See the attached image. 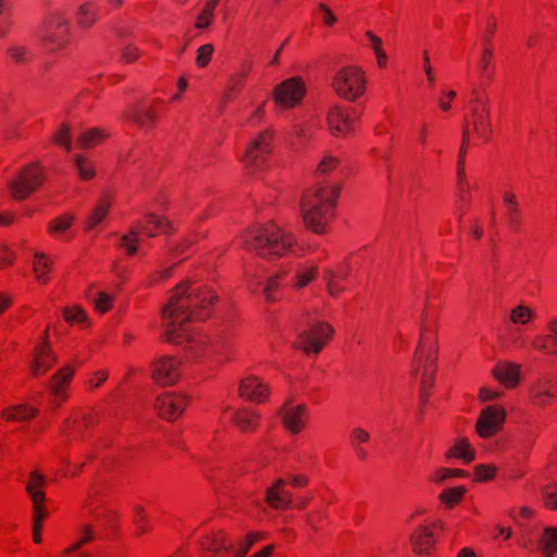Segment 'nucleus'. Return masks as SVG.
I'll use <instances>...</instances> for the list:
<instances>
[{"instance_id":"41","label":"nucleus","mask_w":557,"mask_h":557,"mask_svg":"<svg viewBox=\"0 0 557 557\" xmlns=\"http://www.w3.org/2000/svg\"><path fill=\"white\" fill-rule=\"evenodd\" d=\"M97 20V14L88 3L83 4L77 12V22L84 27H90Z\"/></svg>"},{"instance_id":"32","label":"nucleus","mask_w":557,"mask_h":557,"mask_svg":"<svg viewBox=\"0 0 557 557\" xmlns=\"http://www.w3.org/2000/svg\"><path fill=\"white\" fill-rule=\"evenodd\" d=\"M127 117L138 124L141 128H150L157 121V115L151 110L143 108L132 109L127 112Z\"/></svg>"},{"instance_id":"22","label":"nucleus","mask_w":557,"mask_h":557,"mask_svg":"<svg viewBox=\"0 0 557 557\" xmlns=\"http://www.w3.org/2000/svg\"><path fill=\"white\" fill-rule=\"evenodd\" d=\"M74 375V370L71 367H64L55 372L49 383V388L54 396V401L58 404L59 400H64L66 395L64 388L70 384Z\"/></svg>"},{"instance_id":"56","label":"nucleus","mask_w":557,"mask_h":557,"mask_svg":"<svg viewBox=\"0 0 557 557\" xmlns=\"http://www.w3.org/2000/svg\"><path fill=\"white\" fill-rule=\"evenodd\" d=\"M134 521L139 533H145L147 531V516L145 515V509L143 506L135 507Z\"/></svg>"},{"instance_id":"20","label":"nucleus","mask_w":557,"mask_h":557,"mask_svg":"<svg viewBox=\"0 0 557 557\" xmlns=\"http://www.w3.org/2000/svg\"><path fill=\"white\" fill-rule=\"evenodd\" d=\"M284 480L278 479L275 484L265 492L267 503L275 509H285L292 505V493L284 490Z\"/></svg>"},{"instance_id":"7","label":"nucleus","mask_w":557,"mask_h":557,"mask_svg":"<svg viewBox=\"0 0 557 557\" xmlns=\"http://www.w3.org/2000/svg\"><path fill=\"white\" fill-rule=\"evenodd\" d=\"M333 327L323 321H310L307 329L299 331L298 342L294 346L306 354L318 355L332 337Z\"/></svg>"},{"instance_id":"26","label":"nucleus","mask_w":557,"mask_h":557,"mask_svg":"<svg viewBox=\"0 0 557 557\" xmlns=\"http://www.w3.org/2000/svg\"><path fill=\"white\" fill-rule=\"evenodd\" d=\"M445 457L447 459L457 457L465 463H470L475 459V450L467 438L461 437L446 451Z\"/></svg>"},{"instance_id":"31","label":"nucleus","mask_w":557,"mask_h":557,"mask_svg":"<svg viewBox=\"0 0 557 557\" xmlns=\"http://www.w3.org/2000/svg\"><path fill=\"white\" fill-rule=\"evenodd\" d=\"M200 545L203 549L212 552L215 556L219 554L221 549L226 552L232 550V545H226L225 535L219 531L218 533H212L206 535L201 541Z\"/></svg>"},{"instance_id":"57","label":"nucleus","mask_w":557,"mask_h":557,"mask_svg":"<svg viewBox=\"0 0 557 557\" xmlns=\"http://www.w3.org/2000/svg\"><path fill=\"white\" fill-rule=\"evenodd\" d=\"M338 163V160L332 156H326L319 163L317 172L321 175L327 174L335 165Z\"/></svg>"},{"instance_id":"33","label":"nucleus","mask_w":557,"mask_h":557,"mask_svg":"<svg viewBox=\"0 0 557 557\" xmlns=\"http://www.w3.org/2000/svg\"><path fill=\"white\" fill-rule=\"evenodd\" d=\"M504 202L507 208V219L509 225L513 230H519L521 225L520 215H519V203L513 194L506 193L504 195Z\"/></svg>"},{"instance_id":"13","label":"nucleus","mask_w":557,"mask_h":557,"mask_svg":"<svg viewBox=\"0 0 557 557\" xmlns=\"http://www.w3.org/2000/svg\"><path fill=\"white\" fill-rule=\"evenodd\" d=\"M271 152V134L269 131L260 133L247 147L243 161L249 170H258L264 162L265 156Z\"/></svg>"},{"instance_id":"64","label":"nucleus","mask_w":557,"mask_h":557,"mask_svg":"<svg viewBox=\"0 0 557 557\" xmlns=\"http://www.w3.org/2000/svg\"><path fill=\"white\" fill-rule=\"evenodd\" d=\"M480 396L483 401L493 400L500 396V393L493 392L486 387H482L480 391Z\"/></svg>"},{"instance_id":"11","label":"nucleus","mask_w":557,"mask_h":557,"mask_svg":"<svg viewBox=\"0 0 557 557\" xmlns=\"http://www.w3.org/2000/svg\"><path fill=\"white\" fill-rule=\"evenodd\" d=\"M152 377L159 385L176 383L181 375V361L175 357L161 356L151 364Z\"/></svg>"},{"instance_id":"34","label":"nucleus","mask_w":557,"mask_h":557,"mask_svg":"<svg viewBox=\"0 0 557 557\" xmlns=\"http://www.w3.org/2000/svg\"><path fill=\"white\" fill-rule=\"evenodd\" d=\"M109 134L101 128H89L82 133L78 138V143L84 149H89L102 140H104Z\"/></svg>"},{"instance_id":"59","label":"nucleus","mask_w":557,"mask_h":557,"mask_svg":"<svg viewBox=\"0 0 557 557\" xmlns=\"http://www.w3.org/2000/svg\"><path fill=\"white\" fill-rule=\"evenodd\" d=\"M14 260V253L7 245L0 244V267L11 264Z\"/></svg>"},{"instance_id":"58","label":"nucleus","mask_w":557,"mask_h":557,"mask_svg":"<svg viewBox=\"0 0 557 557\" xmlns=\"http://www.w3.org/2000/svg\"><path fill=\"white\" fill-rule=\"evenodd\" d=\"M435 359H436L435 355L434 356L433 355H429L426 357L425 364H424L423 379L422 380H426L428 382H430L431 377L432 376L434 377V372H435L434 362H435Z\"/></svg>"},{"instance_id":"47","label":"nucleus","mask_w":557,"mask_h":557,"mask_svg":"<svg viewBox=\"0 0 557 557\" xmlns=\"http://www.w3.org/2000/svg\"><path fill=\"white\" fill-rule=\"evenodd\" d=\"M89 297L91 298V301L94 302L96 310H98L99 312H107L111 308V304L113 300L112 295L106 292H99L96 294L95 297H91L90 295Z\"/></svg>"},{"instance_id":"46","label":"nucleus","mask_w":557,"mask_h":557,"mask_svg":"<svg viewBox=\"0 0 557 557\" xmlns=\"http://www.w3.org/2000/svg\"><path fill=\"white\" fill-rule=\"evenodd\" d=\"M541 494L544 505L557 511V484L544 486Z\"/></svg>"},{"instance_id":"48","label":"nucleus","mask_w":557,"mask_h":557,"mask_svg":"<svg viewBox=\"0 0 557 557\" xmlns=\"http://www.w3.org/2000/svg\"><path fill=\"white\" fill-rule=\"evenodd\" d=\"M318 272V267H312L309 269L301 270L295 276V287L302 288L311 282Z\"/></svg>"},{"instance_id":"4","label":"nucleus","mask_w":557,"mask_h":557,"mask_svg":"<svg viewBox=\"0 0 557 557\" xmlns=\"http://www.w3.org/2000/svg\"><path fill=\"white\" fill-rule=\"evenodd\" d=\"M157 230H171V222L165 218L158 216L148 212L143 221H137L129 230L128 234L121 236V246L124 247L128 255L133 256L138 250L139 233L143 231L148 237H154Z\"/></svg>"},{"instance_id":"44","label":"nucleus","mask_w":557,"mask_h":557,"mask_svg":"<svg viewBox=\"0 0 557 557\" xmlns=\"http://www.w3.org/2000/svg\"><path fill=\"white\" fill-rule=\"evenodd\" d=\"M534 346L547 354H557V335L554 333L543 336L534 342Z\"/></svg>"},{"instance_id":"1","label":"nucleus","mask_w":557,"mask_h":557,"mask_svg":"<svg viewBox=\"0 0 557 557\" xmlns=\"http://www.w3.org/2000/svg\"><path fill=\"white\" fill-rule=\"evenodd\" d=\"M208 288L188 287L185 283L176 286L169 302L162 309L164 336L172 343L189 341L187 323L194 318L202 319L206 311L215 300Z\"/></svg>"},{"instance_id":"15","label":"nucleus","mask_w":557,"mask_h":557,"mask_svg":"<svg viewBox=\"0 0 557 557\" xmlns=\"http://www.w3.org/2000/svg\"><path fill=\"white\" fill-rule=\"evenodd\" d=\"M470 113L474 132L484 140H490L492 127L487 99H473L470 104Z\"/></svg>"},{"instance_id":"63","label":"nucleus","mask_w":557,"mask_h":557,"mask_svg":"<svg viewBox=\"0 0 557 557\" xmlns=\"http://www.w3.org/2000/svg\"><path fill=\"white\" fill-rule=\"evenodd\" d=\"M213 15H208V17H206L205 15V9L201 11V13L199 14L198 18H197V22L195 24L196 28L198 29H205L207 27H209V25L211 24V18H212Z\"/></svg>"},{"instance_id":"45","label":"nucleus","mask_w":557,"mask_h":557,"mask_svg":"<svg viewBox=\"0 0 557 557\" xmlns=\"http://www.w3.org/2000/svg\"><path fill=\"white\" fill-rule=\"evenodd\" d=\"M63 315L67 323H83L87 320V313L79 306L66 307L63 309Z\"/></svg>"},{"instance_id":"55","label":"nucleus","mask_w":557,"mask_h":557,"mask_svg":"<svg viewBox=\"0 0 557 557\" xmlns=\"http://www.w3.org/2000/svg\"><path fill=\"white\" fill-rule=\"evenodd\" d=\"M264 537L263 533H250L245 543L235 552L236 557H245L252 544Z\"/></svg>"},{"instance_id":"54","label":"nucleus","mask_w":557,"mask_h":557,"mask_svg":"<svg viewBox=\"0 0 557 557\" xmlns=\"http://www.w3.org/2000/svg\"><path fill=\"white\" fill-rule=\"evenodd\" d=\"M475 470V480L476 481H486L494 478L496 468L492 465H478L474 468Z\"/></svg>"},{"instance_id":"35","label":"nucleus","mask_w":557,"mask_h":557,"mask_svg":"<svg viewBox=\"0 0 557 557\" xmlns=\"http://www.w3.org/2000/svg\"><path fill=\"white\" fill-rule=\"evenodd\" d=\"M34 264L33 270L36 274L37 280L40 283H47V274L51 269V261L49 258L42 252L34 253Z\"/></svg>"},{"instance_id":"52","label":"nucleus","mask_w":557,"mask_h":557,"mask_svg":"<svg viewBox=\"0 0 557 557\" xmlns=\"http://www.w3.org/2000/svg\"><path fill=\"white\" fill-rule=\"evenodd\" d=\"M139 55L140 50L132 44H125L121 49V59L124 63H133Z\"/></svg>"},{"instance_id":"37","label":"nucleus","mask_w":557,"mask_h":557,"mask_svg":"<svg viewBox=\"0 0 557 557\" xmlns=\"http://www.w3.org/2000/svg\"><path fill=\"white\" fill-rule=\"evenodd\" d=\"M8 54L16 63H27L32 59L30 49L20 44H12L8 48Z\"/></svg>"},{"instance_id":"51","label":"nucleus","mask_w":557,"mask_h":557,"mask_svg":"<svg viewBox=\"0 0 557 557\" xmlns=\"http://www.w3.org/2000/svg\"><path fill=\"white\" fill-rule=\"evenodd\" d=\"M532 318V312L524 306H519L511 311L510 319L513 323L525 324Z\"/></svg>"},{"instance_id":"28","label":"nucleus","mask_w":557,"mask_h":557,"mask_svg":"<svg viewBox=\"0 0 557 557\" xmlns=\"http://www.w3.org/2000/svg\"><path fill=\"white\" fill-rule=\"evenodd\" d=\"M110 208L111 201L107 197H103L100 200H98V202L85 220V228L91 230L99 225L108 215Z\"/></svg>"},{"instance_id":"10","label":"nucleus","mask_w":557,"mask_h":557,"mask_svg":"<svg viewBox=\"0 0 557 557\" xmlns=\"http://www.w3.org/2000/svg\"><path fill=\"white\" fill-rule=\"evenodd\" d=\"M305 94L304 82L298 77H292L275 86L273 98L282 108L290 109L302 100Z\"/></svg>"},{"instance_id":"27","label":"nucleus","mask_w":557,"mask_h":557,"mask_svg":"<svg viewBox=\"0 0 557 557\" xmlns=\"http://www.w3.org/2000/svg\"><path fill=\"white\" fill-rule=\"evenodd\" d=\"M556 396L557 383L540 382L532 388L533 404L537 406H546Z\"/></svg>"},{"instance_id":"60","label":"nucleus","mask_w":557,"mask_h":557,"mask_svg":"<svg viewBox=\"0 0 557 557\" xmlns=\"http://www.w3.org/2000/svg\"><path fill=\"white\" fill-rule=\"evenodd\" d=\"M493 58V51L488 47H484L480 59V67L482 72L487 70L491 59Z\"/></svg>"},{"instance_id":"50","label":"nucleus","mask_w":557,"mask_h":557,"mask_svg":"<svg viewBox=\"0 0 557 557\" xmlns=\"http://www.w3.org/2000/svg\"><path fill=\"white\" fill-rule=\"evenodd\" d=\"M213 46L211 44L202 45L198 48L196 63L200 67H205L211 59Z\"/></svg>"},{"instance_id":"42","label":"nucleus","mask_w":557,"mask_h":557,"mask_svg":"<svg viewBox=\"0 0 557 557\" xmlns=\"http://www.w3.org/2000/svg\"><path fill=\"white\" fill-rule=\"evenodd\" d=\"M71 135V126L69 124H62L58 132L52 136V140L70 151L72 149Z\"/></svg>"},{"instance_id":"12","label":"nucleus","mask_w":557,"mask_h":557,"mask_svg":"<svg viewBox=\"0 0 557 557\" xmlns=\"http://www.w3.org/2000/svg\"><path fill=\"white\" fill-rule=\"evenodd\" d=\"M286 273V270H280L270 274L267 278H263L257 274L245 272V276L248 282V287L252 292H256V287H260L261 294L267 301H276L278 298L277 293L281 287V281Z\"/></svg>"},{"instance_id":"40","label":"nucleus","mask_w":557,"mask_h":557,"mask_svg":"<svg viewBox=\"0 0 557 557\" xmlns=\"http://www.w3.org/2000/svg\"><path fill=\"white\" fill-rule=\"evenodd\" d=\"M79 537L69 548L64 550V554H71L77 552L83 545L94 540L95 535L90 525L86 524L79 529Z\"/></svg>"},{"instance_id":"14","label":"nucleus","mask_w":557,"mask_h":557,"mask_svg":"<svg viewBox=\"0 0 557 557\" xmlns=\"http://www.w3.org/2000/svg\"><path fill=\"white\" fill-rule=\"evenodd\" d=\"M505 416V410L502 407H485L476 422L478 434L483 438L493 436L502 429Z\"/></svg>"},{"instance_id":"36","label":"nucleus","mask_w":557,"mask_h":557,"mask_svg":"<svg viewBox=\"0 0 557 557\" xmlns=\"http://www.w3.org/2000/svg\"><path fill=\"white\" fill-rule=\"evenodd\" d=\"M259 420V414L249 409H242L234 414V422L242 431L253 428Z\"/></svg>"},{"instance_id":"23","label":"nucleus","mask_w":557,"mask_h":557,"mask_svg":"<svg viewBox=\"0 0 557 557\" xmlns=\"http://www.w3.org/2000/svg\"><path fill=\"white\" fill-rule=\"evenodd\" d=\"M493 375L506 387H515L520 380V367L511 362H499L493 369Z\"/></svg>"},{"instance_id":"62","label":"nucleus","mask_w":557,"mask_h":557,"mask_svg":"<svg viewBox=\"0 0 557 557\" xmlns=\"http://www.w3.org/2000/svg\"><path fill=\"white\" fill-rule=\"evenodd\" d=\"M319 9L323 12V21L325 24L333 25L336 22V16L324 3H320Z\"/></svg>"},{"instance_id":"19","label":"nucleus","mask_w":557,"mask_h":557,"mask_svg":"<svg viewBox=\"0 0 557 557\" xmlns=\"http://www.w3.org/2000/svg\"><path fill=\"white\" fill-rule=\"evenodd\" d=\"M306 406L298 405L296 407L285 406L281 410L284 426L293 434L299 433L305 425Z\"/></svg>"},{"instance_id":"39","label":"nucleus","mask_w":557,"mask_h":557,"mask_svg":"<svg viewBox=\"0 0 557 557\" xmlns=\"http://www.w3.org/2000/svg\"><path fill=\"white\" fill-rule=\"evenodd\" d=\"M347 276L346 271L335 273L333 270H326L324 273V280L326 281L327 290L331 296H337L343 288L337 284V280L345 278Z\"/></svg>"},{"instance_id":"49","label":"nucleus","mask_w":557,"mask_h":557,"mask_svg":"<svg viewBox=\"0 0 557 557\" xmlns=\"http://www.w3.org/2000/svg\"><path fill=\"white\" fill-rule=\"evenodd\" d=\"M465 493L466 488L463 486H458L444 491L440 497L446 505L451 506L459 502Z\"/></svg>"},{"instance_id":"29","label":"nucleus","mask_w":557,"mask_h":557,"mask_svg":"<svg viewBox=\"0 0 557 557\" xmlns=\"http://www.w3.org/2000/svg\"><path fill=\"white\" fill-rule=\"evenodd\" d=\"M37 409L26 404L14 405L3 409L2 416L9 421H25L37 414Z\"/></svg>"},{"instance_id":"18","label":"nucleus","mask_w":557,"mask_h":557,"mask_svg":"<svg viewBox=\"0 0 557 557\" xmlns=\"http://www.w3.org/2000/svg\"><path fill=\"white\" fill-rule=\"evenodd\" d=\"M269 387L257 376L248 375L239 384V395L248 400L262 403L267 399Z\"/></svg>"},{"instance_id":"21","label":"nucleus","mask_w":557,"mask_h":557,"mask_svg":"<svg viewBox=\"0 0 557 557\" xmlns=\"http://www.w3.org/2000/svg\"><path fill=\"white\" fill-rule=\"evenodd\" d=\"M327 121L330 129L334 135H346L351 129L352 120L339 106L331 109Z\"/></svg>"},{"instance_id":"53","label":"nucleus","mask_w":557,"mask_h":557,"mask_svg":"<svg viewBox=\"0 0 557 557\" xmlns=\"http://www.w3.org/2000/svg\"><path fill=\"white\" fill-rule=\"evenodd\" d=\"M468 137H469V132H468V127L466 126L463 129V133H462V145H461L460 151H459V161H458V170H457V174H458V178H459L460 183L465 175L463 158L466 156Z\"/></svg>"},{"instance_id":"9","label":"nucleus","mask_w":557,"mask_h":557,"mask_svg":"<svg viewBox=\"0 0 557 557\" xmlns=\"http://www.w3.org/2000/svg\"><path fill=\"white\" fill-rule=\"evenodd\" d=\"M70 34V22L61 13H52L44 25L41 42L49 52H55L65 47Z\"/></svg>"},{"instance_id":"3","label":"nucleus","mask_w":557,"mask_h":557,"mask_svg":"<svg viewBox=\"0 0 557 557\" xmlns=\"http://www.w3.org/2000/svg\"><path fill=\"white\" fill-rule=\"evenodd\" d=\"M338 188H312L301 198L300 212L307 227L312 232L322 234L331 218Z\"/></svg>"},{"instance_id":"2","label":"nucleus","mask_w":557,"mask_h":557,"mask_svg":"<svg viewBox=\"0 0 557 557\" xmlns=\"http://www.w3.org/2000/svg\"><path fill=\"white\" fill-rule=\"evenodd\" d=\"M244 247L259 257L275 259L296 255V246L290 233L274 223L258 225L245 232L242 236Z\"/></svg>"},{"instance_id":"5","label":"nucleus","mask_w":557,"mask_h":557,"mask_svg":"<svg viewBox=\"0 0 557 557\" xmlns=\"http://www.w3.org/2000/svg\"><path fill=\"white\" fill-rule=\"evenodd\" d=\"M46 176L39 162L24 166L16 177L9 183L11 195L16 200H24L35 193Z\"/></svg>"},{"instance_id":"6","label":"nucleus","mask_w":557,"mask_h":557,"mask_svg":"<svg viewBox=\"0 0 557 557\" xmlns=\"http://www.w3.org/2000/svg\"><path fill=\"white\" fill-rule=\"evenodd\" d=\"M366 78L359 67L346 66L337 71L333 88L342 98L355 101L364 92Z\"/></svg>"},{"instance_id":"30","label":"nucleus","mask_w":557,"mask_h":557,"mask_svg":"<svg viewBox=\"0 0 557 557\" xmlns=\"http://www.w3.org/2000/svg\"><path fill=\"white\" fill-rule=\"evenodd\" d=\"M370 440V433L362 428H355L350 434V444L355 450V454L359 460H367L369 455L367 449L362 446V443H367Z\"/></svg>"},{"instance_id":"25","label":"nucleus","mask_w":557,"mask_h":557,"mask_svg":"<svg viewBox=\"0 0 557 557\" xmlns=\"http://www.w3.org/2000/svg\"><path fill=\"white\" fill-rule=\"evenodd\" d=\"M537 548L545 557L557 553V527H545L537 540Z\"/></svg>"},{"instance_id":"17","label":"nucleus","mask_w":557,"mask_h":557,"mask_svg":"<svg viewBox=\"0 0 557 557\" xmlns=\"http://www.w3.org/2000/svg\"><path fill=\"white\" fill-rule=\"evenodd\" d=\"M57 355L52 351L50 343L38 345L33 352L29 370L35 376L46 373L57 361Z\"/></svg>"},{"instance_id":"24","label":"nucleus","mask_w":557,"mask_h":557,"mask_svg":"<svg viewBox=\"0 0 557 557\" xmlns=\"http://www.w3.org/2000/svg\"><path fill=\"white\" fill-rule=\"evenodd\" d=\"M410 542L417 554H428L434 543L433 533L428 527H420L411 534Z\"/></svg>"},{"instance_id":"61","label":"nucleus","mask_w":557,"mask_h":557,"mask_svg":"<svg viewBox=\"0 0 557 557\" xmlns=\"http://www.w3.org/2000/svg\"><path fill=\"white\" fill-rule=\"evenodd\" d=\"M453 478V472L448 468H441L436 470L432 480L436 483H443L445 480Z\"/></svg>"},{"instance_id":"38","label":"nucleus","mask_w":557,"mask_h":557,"mask_svg":"<svg viewBox=\"0 0 557 557\" xmlns=\"http://www.w3.org/2000/svg\"><path fill=\"white\" fill-rule=\"evenodd\" d=\"M75 168L83 180H90L95 176V169L92 164L82 154L73 157Z\"/></svg>"},{"instance_id":"8","label":"nucleus","mask_w":557,"mask_h":557,"mask_svg":"<svg viewBox=\"0 0 557 557\" xmlns=\"http://www.w3.org/2000/svg\"><path fill=\"white\" fill-rule=\"evenodd\" d=\"M46 484V478L39 473L38 471H33L30 473L29 481L26 483L25 490L29 495L33 503L34 510V523H33V539L35 543L41 542L40 536V528L41 521L47 516V512L44 508V502L46 499V495L44 492V486Z\"/></svg>"},{"instance_id":"16","label":"nucleus","mask_w":557,"mask_h":557,"mask_svg":"<svg viewBox=\"0 0 557 557\" xmlns=\"http://www.w3.org/2000/svg\"><path fill=\"white\" fill-rule=\"evenodd\" d=\"M186 397L182 394L164 393L156 400V409L165 420L176 419L185 409Z\"/></svg>"},{"instance_id":"43","label":"nucleus","mask_w":557,"mask_h":557,"mask_svg":"<svg viewBox=\"0 0 557 557\" xmlns=\"http://www.w3.org/2000/svg\"><path fill=\"white\" fill-rule=\"evenodd\" d=\"M73 221L74 215L72 214L61 215L49 223L48 231L54 235L63 233L72 225Z\"/></svg>"}]
</instances>
